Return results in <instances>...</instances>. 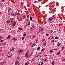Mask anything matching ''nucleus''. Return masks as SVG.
<instances>
[{
    "label": "nucleus",
    "mask_w": 65,
    "mask_h": 65,
    "mask_svg": "<svg viewBox=\"0 0 65 65\" xmlns=\"http://www.w3.org/2000/svg\"><path fill=\"white\" fill-rule=\"evenodd\" d=\"M11 17H13L14 15H17V14H15L13 12H12L11 14Z\"/></svg>",
    "instance_id": "f257e3e1"
},
{
    "label": "nucleus",
    "mask_w": 65,
    "mask_h": 65,
    "mask_svg": "<svg viewBox=\"0 0 65 65\" xmlns=\"http://www.w3.org/2000/svg\"><path fill=\"white\" fill-rule=\"evenodd\" d=\"M53 20V19L52 17L49 18L48 19V20L49 21H52Z\"/></svg>",
    "instance_id": "f03ea898"
},
{
    "label": "nucleus",
    "mask_w": 65,
    "mask_h": 65,
    "mask_svg": "<svg viewBox=\"0 0 65 65\" xmlns=\"http://www.w3.org/2000/svg\"><path fill=\"white\" fill-rule=\"evenodd\" d=\"M19 53H21L22 52H23V50L21 49V50H19L18 51Z\"/></svg>",
    "instance_id": "7ed1b4c3"
},
{
    "label": "nucleus",
    "mask_w": 65,
    "mask_h": 65,
    "mask_svg": "<svg viewBox=\"0 0 65 65\" xmlns=\"http://www.w3.org/2000/svg\"><path fill=\"white\" fill-rule=\"evenodd\" d=\"M16 23H17V22H14V24H12V26H13V27H14V26H15Z\"/></svg>",
    "instance_id": "20e7f679"
},
{
    "label": "nucleus",
    "mask_w": 65,
    "mask_h": 65,
    "mask_svg": "<svg viewBox=\"0 0 65 65\" xmlns=\"http://www.w3.org/2000/svg\"><path fill=\"white\" fill-rule=\"evenodd\" d=\"M21 57L20 56H18V57H17L16 59V60L17 61H18V60H19L20 59Z\"/></svg>",
    "instance_id": "39448f33"
},
{
    "label": "nucleus",
    "mask_w": 65,
    "mask_h": 65,
    "mask_svg": "<svg viewBox=\"0 0 65 65\" xmlns=\"http://www.w3.org/2000/svg\"><path fill=\"white\" fill-rule=\"evenodd\" d=\"M14 50V47H13L12 48V50H10V51L11 52V51H13Z\"/></svg>",
    "instance_id": "423d86ee"
},
{
    "label": "nucleus",
    "mask_w": 65,
    "mask_h": 65,
    "mask_svg": "<svg viewBox=\"0 0 65 65\" xmlns=\"http://www.w3.org/2000/svg\"><path fill=\"white\" fill-rule=\"evenodd\" d=\"M40 49V47L39 46L37 49V51H39Z\"/></svg>",
    "instance_id": "0eeeda50"
},
{
    "label": "nucleus",
    "mask_w": 65,
    "mask_h": 65,
    "mask_svg": "<svg viewBox=\"0 0 65 65\" xmlns=\"http://www.w3.org/2000/svg\"><path fill=\"white\" fill-rule=\"evenodd\" d=\"M25 57H26V58H29V57H30L29 55H25Z\"/></svg>",
    "instance_id": "6e6552de"
},
{
    "label": "nucleus",
    "mask_w": 65,
    "mask_h": 65,
    "mask_svg": "<svg viewBox=\"0 0 65 65\" xmlns=\"http://www.w3.org/2000/svg\"><path fill=\"white\" fill-rule=\"evenodd\" d=\"M11 37V36L10 35H9L7 37V39H9L10 38V37Z\"/></svg>",
    "instance_id": "1a4fd4ad"
},
{
    "label": "nucleus",
    "mask_w": 65,
    "mask_h": 65,
    "mask_svg": "<svg viewBox=\"0 0 65 65\" xmlns=\"http://www.w3.org/2000/svg\"><path fill=\"white\" fill-rule=\"evenodd\" d=\"M17 38H12V40H17Z\"/></svg>",
    "instance_id": "9d476101"
},
{
    "label": "nucleus",
    "mask_w": 65,
    "mask_h": 65,
    "mask_svg": "<svg viewBox=\"0 0 65 65\" xmlns=\"http://www.w3.org/2000/svg\"><path fill=\"white\" fill-rule=\"evenodd\" d=\"M51 64L52 65H55V62H54V61H52L51 62Z\"/></svg>",
    "instance_id": "9b49d317"
},
{
    "label": "nucleus",
    "mask_w": 65,
    "mask_h": 65,
    "mask_svg": "<svg viewBox=\"0 0 65 65\" xmlns=\"http://www.w3.org/2000/svg\"><path fill=\"white\" fill-rule=\"evenodd\" d=\"M30 20L31 21H32V17L30 16Z\"/></svg>",
    "instance_id": "f8f14e48"
},
{
    "label": "nucleus",
    "mask_w": 65,
    "mask_h": 65,
    "mask_svg": "<svg viewBox=\"0 0 65 65\" xmlns=\"http://www.w3.org/2000/svg\"><path fill=\"white\" fill-rule=\"evenodd\" d=\"M60 44H61V43H60L58 42L57 46H60Z\"/></svg>",
    "instance_id": "ddd939ff"
},
{
    "label": "nucleus",
    "mask_w": 65,
    "mask_h": 65,
    "mask_svg": "<svg viewBox=\"0 0 65 65\" xmlns=\"http://www.w3.org/2000/svg\"><path fill=\"white\" fill-rule=\"evenodd\" d=\"M65 48V47L64 46H63L62 47V48L61 49V51H63V50H64V48Z\"/></svg>",
    "instance_id": "4468645a"
},
{
    "label": "nucleus",
    "mask_w": 65,
    "mask_h": 65,
    "mask_svg": "<svg viewBox=\"0 0 65 65\" xmlns=\"http://www.w3.org/2000/svg\"><path fill=\"white\" fill-rule=\"evenodd\" d=\"M20 30H22V28L21 27H19L18 28Z\"/></svg>",
    "instance_id": "2eb2a0df"
},
{
    "label": "nucleus",
    "mask_w": 65,
    "mask_h": 65,
    "mask_svg": "<svg viewBox=\"0 0 65 65\" xmlns=\"http://www.w3.org/2000/svg\"><path fill=\"white\" fill-rule=\"evenodd\" d=\"M55 39H59V37H55Z\"/></svg>",
    "instance_id": "dca6fc26"
},
{
    "label": "nucleus",
    "mask_w": 65,
    "mask_h": 65,
    "mask_svg": "<svg viewBox=\"0 0 65 65\" xmlns=\"http://www.w3.org/2000/svg\"><path fill=\"white\" fill-rule=\"evenodd\" d=\"M60 54V52H59L57 53V55H59Z\"/></svg>",
    "instance_id": "f3484780"
},
{
    "label": "nucleus",
    "mask_w": 65,
    "mask_h": 65,
    "mask_svg": "<svg viewBox=\"0 0 65 65\" xmlns=\"http://www.w3.org/2000/svg\"><path fill=\"white\" fill-rule=\"evenodd\" d=\"M6 43H4L3 44V45H4H4H6Z\"/></svg>",
    "instance_id": "a211bd4d"
},
{
    "label": "nucleus",
    "mask_w": 65,
    "mask_h": 65,
    "mask_svg": "<svg viewBox=\"0 0 65 65\" xmlns=\"http://www.w3.org/2000/svg\"><path fill=\"white\" fill-rule=\"evenodd\" d=\"M29 54V52H27L25 54V56H26L27 55H28V54Z\"/></svg>",
    "instance_id": "6ab92c4d"
},
{
    "label": "nucleus",
    "mask_w": 65,
    "mask_h": 65,
    "mask_svg": "<svg viewBox=\"0 0 65 65\" xmlns=\"http://www.w3.org/2000/svg\"><path fill=\"white\" fill-rule=\"evenodd\" d=\"M32 54H33V53L31 52V54L29 55V57H31V56L32 55Z\"/></svg>",
    "instance_id": "aec40b11"
},
{
    "label": "nucleus",
    "mask_w": 65,
    "mask_h": 65,
    "mask_svg": "<svg viewBox=\"0 0 65 65\" xmlns=\"http://www.w3.org/2000/svg\"><path fill=\"white\" fill-rule=\"evenodd\" d=\"M6 23H10V21H9V20L6 21Z\"/></svg>",
    "instance_id": "412c9836"
},
{
    "label": "nucleus",
    "mask_w": 65,
    "mask_h": 65,
    "mask_svg": "<svg viewBox=\"0 0 65 65\" xmlns=\"http://www.w3.org/2000/svg\"><path fill=\"white\" fill-rule=\"evenodd\" d=\"M53 50H51L50 51V52L51 53H53Z\"/></svg>",
    "instance_id": "4be33fe9"
},
{
    "label": "nucleus",
    "mask_w": 65,
    "mask_h": 65,
    "mask_svg": "<svg viewBox=\"0 0 65 65\" xmlns=\"http://www.w3.org/2000/svg\"><path fill=\"white\" fill-rule=\"evenodd\" d=\"M4 41V40H2L0 41V42H3Z\"/></svg>",
    "instance_id": "5701e85b"
},
{
    "label": "nucleus",
    "mask_w": 65,
    "mask_h": 65,
    "mask_svg": "<svg viewBox=\"0 0 65 65\" xmlns=\"http://www.w3.org/2000/svg\"><path fill=\"white\" fill-rule=\"evenodd\" d=\"M22 40H24V39H25V37H22Z\"/></svg>",
    "instance_id": "b1692460"
},
{
    "label": "nucleus",
    "mask_w": 65,
    "mask_h": 65,
    "mask_svg": "<svg viewBox=\"0 0 65 65\" xmlns=\"http://www.w3.org/2000/svg\"><path fill=\"white\" fill-rule=\"evenodd\" d=\"M25 17H26V16H25V15H24L23 16V19H24V20L25 19Z\"/></svg>",
    "instance_id": "393cba45"
},
{
    "label": "nucleus",
    "mask_w": 65,
    "mask_h": 65,
    "mask_svg": "<svg viewBox=\"0 0 65 65\" xmlns=\"http://www.w3.org/2000/svg\"><path fill=\"white\" fill-rule=\"evenodd\" d=\"M44 46H45V45H46V42H45L44 43Z\"/></svg>",
    "instance_id": "a878e982"
},
{
    "label": "nucleus",
    "mask_w": 65,
    "mask_h": 65,
    "mask_svg": "<svg viewBox=\"0 0 65 65\" xmlns=\"http://www.w3.org/2000/svg\"><path fill=\"white\" fill-rule=\"evenodd\" d=\"M28 62H26L25 63V65H28Z\"/></svg>",
    "instance_id": "bb28decb"
},
{
    "label": "nucleus",
    "mask_w": 65,
    "mask_h": 65,
    "mask_svg": "<svg viewBox=\"0 0 65 65\" xmlns=\"http://www.w3.org/2000/svg\"><path fill=\"white\" fill-rule=\"evenodd\" d=\"M44 50H45V48L43 49L42 50L41 52H43V51H44Z\"/></svg>",
    "instance_id": "cd10ccee"
},
{
    "label": "nucleus",
    "mask_w": 65,
    "mask_h": 65,
    "mask_svg": "<svg viewBox=\"0 0 65 65\" xmlns=\"http://www.w3.org/2000/svg\"><path fill=\"white\" fill-rule=\"evenodd\" d=\"M45 35L46 36H49V35L48 34V33H47Z\"/></svg>",
    "instance_id": "c85d7f7f"
},
{
    "label": "nucleus",
    "mask_w": 65,
    "mask_h": 65,
    "mask_svg": "<svg viewBox=\"0 0 65 65\" xmlns=\"http://www.w3.org/2000/svg\"><path fill=\"white\" fill-rule=\"evenodd\" d=\"M41 29H41V31H43V30H44V29H43V28H41Z\"/></svg>",
    "instance_id": "c756f323"
},
{
    "label": "nucleus",
    "mask_w": 65,
    "mask_h": 65,
    "mask_svg": "<svg viewBox=\"0 0 65 65\" xmlns=\"http://www.w3.org/2000/svg\"><path fill=\"white\" fill-rule=\"evenodd\" d=\"M29 12H31V11H32V9H30L29 10Z\"/></svg>",
    "instance_id": "7c9ffc66"
},
{
    "label": "nucleus",
    "mask_w": 65,
    "mask_h": 65,
    "mask_svg": "<svg viewBox=\"0 0 65 65\" xmlns=\"http://www.w3.org/2000/svg\"><path fill=\"white\" fill-rule=\"evenodd\" d=\"M2 37L1 36H0V38H1L0 39V40H1V39H2Z\"/></svg>",
    "instance_id": "2f4dec72"
},
{
    "label": "nucleus",
    "mask_w": 65,
    "mask_h": 65,
    "mask_svg": "<svg viewBox=\"0 0 65 65\" xmlns=\"http://www.w3.org/2000/svg\"><path fill=\"white\" fill-rule=\"evenodd\" d=\"M29 17H30V16L29 15H28L27 16V18H29Z\"/></svg>",
    "instance_id": "473e14b6"
},
{
    "label": "nucleus",
    "mask_w": 65,
    "mask_h": 65,
    "mask_svg": "<svg viewBox=\"0 0 65 65\" xmlns=\"http://www.w3.org/2000/svg\"><path fill=\"white\" fill-rule=\"evenodd\" d=\"M26 34H24L23 35V36L25 37L26 36Z\"/></svg>",
    "instance_id": "72a5a7b5"
},
{
    "label": "nucleus",
    "mask_w": 65,
    "mask_h": 65,
    "mask_svg": "<svg viewBox=\"0 0 65 65\" xmlns=\"http://www.w3.org/2000/svg\"><path fill=\"white\" fill-rule=\"evenodd\" d=\"M31 60H31V63H32V62H33V61H34V60H33V59H31Z\"/></svg>",
    "instance_id": "f704fd0d"
},
{
    "label": "nucleus",
    "mask_w": 65,
    "mask_h": 65,
    "mask_svg": "<svg viewBox=\"0 0 65 65\" xmlns=\"http://www.w3.org/2000/svg\"><path fill=\"white\" fill-rule=\"evenodd\" d=\"M43 61H42L41 65H43Z\"/></svg>",
    "instance_id": "c9c22d12"
},
{
    "label": "nucleus",
    "mask_w": 65,
    "mask_h": 65,
    "mask_svg": "<svg viewBox=\"0 0 65 65\" xmlns=\"http://www.w3.org/2000/svg\"><path fill=\"white\" fill-rule=\"evenodd\" d=\"M30 22L29 21L28 24V26H29L30 25Z\"/></svg>",
    "instance_id": "e433bc0d"
},
{
    "label": "nucleus",
    "mask_w": 65,
    "mask_h": 65,
    "mask_svg": "<svg viewBox=\"0 0 65 65\" xmlns=\"http://www.w3.org/2000/svg\"><path fill=\"white\" fill-rule=\"evenodd\" d=\"M46 61H47V59H45L44 60V62H46Z\"/></svg>",
    "instance_id": "4c0bfd02"
},
{
    "label": "nucleus",
    "mask_w": 65,
    "mask_h": 65,
    "mask_svg": "<svg viewBox=\"0 0 65 65\" xmlns=\"http://www.w3.org/2000/svg\"><path fill=\"white\" fill-rule=\"evenodd\" d=\"M2 1L3 2H5V0H2Z\"/></svg>",
    "instance_id": "58836bf2"
},
{
    "label": "nucleus",
    "mask_w": 65,
    "mask_h": 65,
    "mask_svg": "<svg viewBox=\"0 0 65 65\" xmlns=\"http://www.w3.org/2000/svg\"><path fill=\"white\" fill-rule=\"evenodd\" d=\"M54 42V40H52L51 41V42Z\"/></svg>",
    "instance_id": "ea45409f"
},
{
    "label": "nucleus",
    "mask_w": 65,
    "mask_h": 65,
    "mask_svg": "<svg viewBox=\"0 0 65 65\" xmlns=\"http://www.w3.org/2000/svg\"><path fill=\"white\" fill-rule=\"evenodd\" d=\"M30 29L31 30H33V28H32V27H31Z\"/></svg>",
    "instance_id": "a19ab883"
},
{
    "label": "nucleus",
    "mask_w": 65,
    "mask_h": 65,
    "mask_svg": "<svg viewBox=\"0 0 65 65\" xmlns=\"http://www.w3.org/2000/svg\"><path fill=\"white\" fill-rule=\"evenodd\" d=\"M12 56V55H10L9 56V57H10Z\"/></svg>",
    "instance_id": "79ce46f5"
},
{
    "label": "nucleus",
    "mask_w": 65,
    "mask_h": 65,
    "mask_svg": "<svg viewBox=\"0 0 65 65\" xmlns=\"http://www.w3.org/2000/svg\"><path fill=\"white\" fill-rule=\"evenodd\" d=\"M62 24H59V26H60V25H62Z\"/></svg>",
    "instance_id": "37998d69"
},
{
    "label": "nucleus",
    "mask_w": 65,
    "mask_h": 65,
    "mask_svg": "<svg viewBox=\"0 0 65 65\" xmlns=\"http://www.w3.org/2000/svg\"><path fill=\"white\" fill-rule=\"evenodd\" d=\"M54 50H55V51H57V49L55 48L54 49Z\"/></svg>",
    "instance_id": "c03bdc74"
},
{
    "label": "nucleus",
    "mask_w": 65,
    "mask_h": 65,
    "mask_svg": "<svg viewBox=\"0 0 65 65\" xmlns=\"http://www.w3.org/2000/svg\"><path fill=\"white\" fill-rule=\"evenodd\" d=\"M2 44H3V43H1L0 44V46H1V45H2Z\"/></svg>",
    "instance_id": "a18cd8bd"
},
{
    "label": "nucleus",
    "mask_w": 65,
    "mask_h": 65,
    "mask_svg": "<svg viewBox=\"0 0 65 65\" xmlns=\"http://www.w3.org/2000/svg\"><path fill=\"white\" fill-rule=\"evenodd\" d=\"M48 39L50 40V36L48 38Z\"/></svg>",
    "instance_id": "49530a36"
},
{
    "label": "nucleus",
    "mask_w": 65,
    "mask_h": 65,
    "mask_svg": "<svg viewBox=\"0 0 65 65\" xmlns=\"http://www.w3.org/2000/svg\"><path fill=\"white\" fill-rule=\"evenodd\" d=\"M45 40L44 39H43V40H42V41H44Z\"/></svg>",
    "instance_id": "de8ad7c7"
},
{
    "label": "nucleus",
    "mask_w": 65,
    "mask_h": 65,
    "mask_svg": "<svg viewBox=\"0 0 65 65\" xmlns=\"http://www.w3.org/2000/svg\"><path fill=\"white\" fill-rule=\"evenodd\" d=\"M38 1L39 2H41V0H38Z\"/></svg>",
    "instance_id": "09e8293b"
},
{
    "label": "nucleus",
    "mask_w": 65,
    "mask_h": 65,
    "mask_svg": "<svg viewBox=\"0 0 65 65\" xmlns=\"http://www.w3.org/2000/svg\"><path fill=\"white\" fill-rule=\"evenodd\" d=\"M35 44H33V45H32V46H35Z\"/></svg>",
    "instance_id": "8fccbe9b"
},
{
    "label": "nucleus",
    "mask_w": 65,
    "mask_h": 65,
    "mask_svg": "<svg viewBox=\"0 0 65 65\" xmlns=\"http://www.w3.org/2000/svg\"><path fill=\"white\" fill-rule=\"evenodd\" d=\"M32 27H33L34 28V27H35V26H34V25H33V26H32Z\"/></svg>",
    "instance_id": "3c124183"
},
{
    "label": "nucleus",
    "mask_w": 65,
    "mask_h": 65,
    "mask_svg": "<svg viewBox=\"0 0 65 65\" xmlns=\"http://www.w3.org/2000/svg\"><path fill=\"white\" fill-rule=\"evenodd\" d=\"M8 10H11V8L9 9Z\"/></svg>",
    "instance_id": "603ef678"
},
{
    "label": "nucleus",
    "mask_w": 65,
    "mask_h": 65,
    "mask_svg": "<svg viewBox=\"0 0 65 65\" xmlns=\"http://www.w3.org/2000/svg\"><path fill=\"white\" fill-rule=\"evenodd\" d=\"M50 32L51 33H52L53 32V31H50Z\"/></svg>",
    "instance_id": "864d4df0"
},
{
    "label": "nucleus",
    "mask_w": 65,
    "mask_h": 65,
    "mask_svg": "<svg viewBox=\"0 0 65 65\" xmlns=\"http://www.w3.org/2000/svg\"><path fill=\"white\" fill-rule=\"evenodd\" d=\"M39 56V55H37L36 56V57H38V56Z\"/></svg>",
    "instance_id": "5fc2aeb1"
},
{
    "label": "nucleus",
    "mask_w": 65,
    "mask_h": 65,
    "mask_svg": "<svg viewBox=\"0 0 65 65\" xmlns=\"http://www.w3.org/2000/svg\"><path fill=\"white\" fill-rule=\"evenodd\" d=\"M63 32H64V33L65 34V30H64L63 31Z\"/></svg>",
    "instance_id": "6e6d98bb"
},
{
    "label": "nucleus",
    "mask_w": 65,
    "mask_h": 65,
    "mask_svg": "<svg viewBox=\"0 0 65 65\" xmlns=\"http://www.w3.org/2000/svg\"><path fill=\"white\" fill-rule=\"evenodd\" d=\"M33 59H34V60H36V59H35V58H33Z\"/></svg>",
    "instance_id": "4d7b16f0"
},
{
    "label": "nucleus",
    "mask_w": 65,
    "mask_h": 65,
    "mask_svg": "<svg viewBox=\"0 0 65 65\" xmlns=\"http://www.w3.org/2000/svg\"><path fill=\"white\" fill-rule=\"evenodd\" d=\"M52 38H54V37H53V36H52Z\"/></svg>",
    "instance_id": "13d9d810"
},
{
    "label": "nucleus",
    "mask_w": 65,
    "mask_h": 65,
    "mask_svg": "<svg viewBox=\"0 0 65 65\" xmlns=\"http://www.w3.org/2000/svg\"><path fill=\"white\" fill-rule=\"evenodd\" d=\"M31 31H33V29H31Z\"/></svg>",
    "instance_id": "bf43d9fd"
},
{
    "label": "nucleus",
    "mask_w": 65,
    "mask_h": 65,
    "mask_svg": "<svg viewBox=\"0 0 65 65\" xmlns=\"http://www.w3.org/2000/svg\"><path fill=\"white\" fill-rule=\"evenodd\" d=\"M11 24H12V21L11 22Z\"/></svg>",
    "instance_id": "052dcab7"
},
{
    "label": "nucleus",
    "mask_w": 65,
    "mask_h": 65,
    "mask_svg": "<svg viewBox=\"0 0 65 65\" xmlns=\"http://www.w3.org/2000/svg\"><path fill=\"white\" fill-rule=\"evenodd\" d=\"M35 37V36H34L33 37H32L34 38V37Z\"/></svg>",
    "instance_id": "680f3d73"
},
{
    "label": "nucleus",
    "mask_w": 65,
    "mask_h": 65,
    "mask_svg": "<svg viewBox=\"0 0 65 65\" xmlns=\"http://www.w3.org/2000/svg\"><path fill=\"white\" fill-rule=\"evenodd\" d=\"M1 60H2V59H0V61H1Z\"/></svg>",
    "instance_id": "e2e57ef3"
},
{
    "label": "nucleus",
    "mask_w": 65,
    "mask_h": 65,
    "mask_svg": "<svg viewBox=\"0 0 65 65\" xmlns=\"http://www.w3.org/2000/svg\"><path fill=\"white\" fill-rule=\"evenodd\" d=\"M9 11H10V10H8V12H9Z\"/></svg>",
    "instance_id": "0e129e2a"
},
{
    "label": "nucleus",
    "mask_w": 65,
    "mask_h": 65,
    "mask_svg": "<svg viewBox=\"0 0 65 65\" xmlns=\"http://www.w3.org/2000/svg\"><path fill=\"white\" fill-rule=\"evenodd\" d=\"M0 65H2V64H1V63H0Z\"/></svg>",
    "instance_id": "69168bd1"
},
{
    "label": "nucleus",
    "mask_w": 65,
    "mask_h": 65,
    "mask_svg": "<svg viewBox=\"0 0 65 65\" xmlns=\"http://www.w3.org/2000/svg\"><path fill=\"white\" fill-rule=\"evenodd\" d=\"M17 20H18V17L17 18Z\"/></svg>",
    "instance_id": "338daca9"
},
{
    "label": "nucleus",
    "mask_w": 65,
    "mask_h": 65,
    "mask_svg": "<svg viewBox=\"0 0 65 65\" xmlns=\"http://www.w3.org/2000/svg\"><path fill=\"white\" fill-rule=\"evenodd\" d=\"M8 54H9L10 53L9 52H8Z\"/></svg>",
    "instance_id": "774afa93"
}]
</instances>
